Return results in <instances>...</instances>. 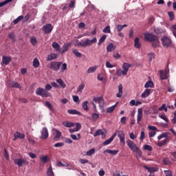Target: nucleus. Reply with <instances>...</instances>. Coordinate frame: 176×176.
Segmentation results:
<instances>
[{"mask_svg": "<svg viewBox=\"0 0 176 176\" xmlns=\"http://www.w3.org/2000/svg\"><path fill=\"white\" fill-rule=\"evenodd\" d=\"M57 83L59 84L60 87H62V89H65L67 87V85H65V82L63 80V79L59 78L56 80Z\"/></svg>", "mask_w": 176, "mask_h": 176, "instance_id": "28", "label": "nucleus"}, {"mask_svg": "<svg viewBox=\"0 0 176 176\" xmlns=\"http://www.w3.org/2000/svg\"><path fill=\"white\" fill-rule=\"evenodd\" d=\"M73 101H74V102H77V104H79V102H80V100H79V96H73Z\"/></svg>", "mask_w": 176, "mask_h": 176, "instance_id": "57", "label": "nucleus"}, {"mask_svg": "<svg viewBox=\"0 0 176 176\" xmlns=\"http://www.w3.org/2000/svg\"><path fill=\"white\" fill-rule=\"evenodd\" d=\"M62 124L63 126H64L65 127H74V122H68V121H64L62 122Z\"/></svg>", "mask_w": 176, "mask_h": 176, "instance_id": "29", "label": "nucleus"}, {"mask_svg": "<svg viewBox=\"0 0 176 176\" xmlns=\"http://www.w3.org/2000/svg\"><path fill=\"white\" fill-rule=\"evenodd\" d=\"M116 49V46L113 43H111L107 47V52H113Z\"/></svg>", "mask_w": 176, "mask_h": 176, "instance_id": "26", "label": "nucleus"}, {"mask_svg": "<svg viewBox=\"0 0 176 176\" xmlns=\"http://www.w3.org/2000/svg\"><path fill=\"white\" fill-rule=\"evenodd\" d=\"M116 75H118V76H122V75H123V70H122V69H118L116 72Z\"/></svg>", "mask_w": 176, "mask_h": 176, "instance_id": "61", "label": "nucleus"}, {"mask_svg": "<svg viewBox=\"0 0 176 176\" xmlns=\"http://www.w3.org/2000/svg\"><path fill=\"white\" fill-rule=\"evenodd\" d=\"M113 139L111 138H110L109 139L107 140L106 141H104L102 143V145L105 146V145H109V144H111V142H112Z\"/></svg>", "mask_w": 176, "mask_h": 176, "instance_id": "55", "label": "nucleus"}, {"mask_svg": "<svg viewBox=\"0 0 176 176\" xmlns=\"http://www.w3.org/2000/svg\"><path fill=\"white\" fill-rule=\"evenodd\" d=\"M97 70V66H94V67H89L87 72V74H93V72H96V71Z\"/></svg>", "mask_w": 176, "mask_h": 176, "instance_id": "38", "label": "nucleus"}, {"mask_svg": "<svg viewBox=\"0 0 176 176\" xmlns=\"http://www.w3.org/2000/svg\"><path fill=\"white\" fill-rule=\"evenodd\" d=\"M113 58H115V60H119V58H120V54H119V53L118 52H114L113 54Z\"/></svg>", "mask_w": 176, "mask_h": 176, "instance_id": "56", "label": "nucleus"}, {"mask_svg": "<svg viewBox=\"0 0 176 176\" xmlns=\"http://www.w3.org/2000/svg\"><path fill=\"white\" fill-rule=\"evenodd\" d=\"M85 89V84H80L78 87V91H80L82 93V90Z\"/></svg>", "mask_w": 176, "mask_h": 176, "instance_id": "63", "label": "nucleus"}, {"mask_svg": "<svg viewBox=\"0 0 176 176\" xmlns=\"http://www.w3.org/2000/svg\"><path fill=\"white\" fill-rule=\"evenodd\" d=\"M33 67H34V68H38V67H39V60H38V58L34 59Z\"/></svg>", "mask_w": 176, "mask_h": 176, "instance_id": "46", "label": "nucleus"}, {"mask_svg": "<svg viewBox=\"0 0 176 176\" xmlns=\"http://www.w3.org/2000/svg\"><path fill=\"white\" fill-rule=\"evenodd\" d=\"M122 94H123V85L120 84L118 85V93L116 94V97L120 98V97H122Z\"/></svg>", "mask_w": 176, "mask_h": 176, "instance_id": "22", "label": "nucleus"}, {"mask_svg": "<svg viewBox=\"0 0 176 176\" xmlns=\"http://www.w3.org/2000/svg\"><path fill=\"white\" fill-rule=\"evenodd\" d=\"M168 142L166 140H161L157 143V146L160 147L164 146L165 144H166Z\"/></svg>", "mask_w": 176, "mask_h": 176, "instance_id": "40", "label": "nucleus"}, {"mask_svg": "<svg viewBox=\"0 0 176 176\" xmlns=\"http://www.w3.org/2000/svg\"><path fill=\"white\" fill-rule=\"evenodd\" d=\"M160 78L161 80H166V79H168V76H167V73H165L163 70L159 71Z\"/></svg>", "mask_w": 176, "mask_h": 176, "instance_id": "17", "label": "nucleus"}, {"mask_svg": "<svg viewBox=\"0 0 176 176\" xmlns=\"http://www.w3.org/2000/svg\"><path fill=\"white\" fill-rule=\"evenodd\" d=\"M41 140H47L49 138V131L47 128L43 127L41 131V136L40 137Z\"/></svg>", "mask_w": 176, "mask_h": 176, "instance_id": "10", "label": "nucleus"}, {"mask_svg": "<svg viewBox=\"0 0 176 176\" xmlns=\"http://www.w3.org/2000/svg\"><path fill=\"white\" fill-rule=\"evenodd\" d=\"M161 42L164 47H171L173 46V41L167 36H164L161 38Z\"/></svg>", "mask_w": 176, "mask_h": 176, "instance_id": "4", "label": "nucleus"}, {"mask_svg": "<svg viewBox=\"0 0 176 176\" xmlns=\"http://www.w3.org/2000/svg\"><path fill=\"white\" fill-rule=\"evenodd\" d=\"M141 119H142V108H139L138 110V123H140V122H141Z\"/></svg>", "mask_w": 176, "mask_h": 176, "instance_id": "24", "label": "nucleus"}, {"mask_svg": "<svg viewBox=\"0 0 176 176\" xmlns=\"http://www.w3.org/2000/svg\"><path fill=\"white\" fill-rule=\"evenodd\" d=\"M168 14L170 18V21H173V20H174V17H175V14H174V12H168Z\"/></svg>", "mask_w": 176, "mask_h": 176, "instance_id": "52", "label": "nucleus"}, {"mask_svg": "<svg viewBox=\"0 0 176 176\" xmlns=\"http://www.w3.org/2000/svg\"><path fill=\"white\" fill-rule=\"evenodd\" d=\"M14 163V164H16L18 167H23V166H28L30 164V162L23 158L15 159Z\"/></svg>", "mask_w": 176, "mask_h": 176, "instance_id": "7", "label": "nucleus"}, {"mask_svg": "<svg viewBox=\"0 0 176 176\" xmlns=\"http://www.w3.org/2000/svg\"><path fill=\"white\" fill-rule=\"evenodd\" d=\"M69 47H71V43H65L63 46V50H60V54H64L65 52L68 51Z\"/></svg>", "mask_w": 176, "mask_h": 176, "instance_id": "14", "label": "nucleus"}, {"mask_svg": "<svg viewBox=\"0 0 176 176\" xmlns=\"http://www.w3.org/2000/svg\"><path fill=\"white\" fill-rule=\"evenodd\" d=\"M42 31H43L44 34H50L53 31V25H52V23L44 25L42 28Z\"/></svg>", "mask_w": 176, "mask_h": 176, "instance_id": "8", "label": "nucleus"}, {"mask_svg": "<svg viewBox=\"0 0 176 176\" xmlns=\"http://www.w3.org/2000/svg\"><path fill=\"white\" fill-rule=\"evenodd\" d=\"M11 87H14L15 89H21V86L19 82L12 81L11 83Z\"/></svg>", "mask_w": 176, "mask_h": 176, "instance_id": "36", "label": "nucleus"}, {"mask_svg": "<svg viewBox=\"0 0 176 176\" xmlns=\"http://www.w3.org/2000/svg\"><path fill=\"white\" fill-rule=\"evenodd\" d=\"M57 58V54L55 53H50L47 57V61H52V60H54Z\"/></svg>", "mask_w": 176, "mask_h": 176, "instance_id": "25", "label": "nucleus"}, {"mask_svg": "<svg viewBox=\"0 0 176 176\" xmlns=\"http://www.w3.org/2000/svg\"><path fill=\"white\" fill-rule=\"evenodd\" d=\"M172 28L175 30L173 31V34L174 35V36L176 38V25H173L172 26Z\"/></svg>", "mask_w": 176, "mask_h": 176, "instance_id": "64", "label": "nucleus"}, {"mask_svg": "<svg viewBox=\"0 0 176 176\" xmlns=\"http://www.w3.org/2000/svg\"><path fill=\"white\" fill-rule=\"evenodd\" d=\"M73 53L74 54H75V56H76V57H82V53L80 52H78V50L75 49V50H73Z\"/></svg>", "mask_w": 176, "mask_h": 176, "instance_id": "50", "label": "nucleus"}, {"mask_svg": "<svg viewBox=\"0 0 176 176\" xmlns=\"http://www.w3.org/2000/svg\"><path fill=\"white\" fill-rule=\"evenodd\" d=\"M125 27H127V25L124 24L123 25H116V28L118 32H120Z\"/></svg>", "mask_w": 176, "mask_h": 176, "instance_id": "42", "label": "nucleus"}, {"mask_svg": "<svg viewBox=\"0 0 176 176\" xmlns=\"http://www.w3.org/2000/svg\"><path fill=\"white\" fill-rule=\"evenodd\" d=\"M14 141H16V139L20 138V140H24L25 138V135L24 133H20L19 132H16L14 133Z\"/></svg>", "mask_w": 176, "mask_h": 176, "instance_id": "18", "label": "nucleus"}, {"mask_svg": "<svg viewBox=\"0 0 176 176\" xmlns=\"http://www.w3.org/2000/svg\"><path fill=\"white\" fill-rule=\"evenodd\" d=\"M10 61H12V57L5 56H2V63L4 64V65H8Z\"/></svg>", "mask_w": 176, "mask_h": 176, "instance_id": "16", "label": "nucleus"}, {"mask_svg": "<svg viewBox=\"0 0 176 176\" xmlns=\"http://www.w3.org/2000/svg\"><path fill=\"white\" fill-rule=\"evenodd\" d=\"M103 153H110V155H118L119 153V150L106 149L103 151Z\"/></svg>", "mask_w": 176, "mask_h": 176, "instance_id": "21", "label": "nucleus"}, {"mask_svg": "<svg viewBox=\"0 0 176 176\" xmlns=\"http://www.w3.org/2000/svg\"><path fill=\"white\" fill-rule=\"evenodd\" d=\"M105 39H107V36L105 34L102 35L98 41V45L101 46L104 42H105Z\"/></svg>", "mask_w": 176, "mask_h": 176, "instance_id": "32", "label": "nucleus"}, {"mask_svg": "<svg viewBox=\"0 0 176 176\" xmlns=\"http://www.w3.org/2000/svg\"><path fill=\"white\" fill-rule=\"evenodd\" d=\"M170 133L168 132L162 133L157 137V140H162L163 138H165L164 140H167V141L168 142L170 140V137L168 135H170Z\"/></svg>", "mask_w": 176, "mask_h": 176, "instance_id": "13", "label": "nucleus"}, {"mask_svg": "<svg viewBox=\"0 0 176 176\" xmlns=\"http://www.w3.org/2000/svg\"><path fill=\"white\" fill-rule=\"evenodd\" d=\"M62 64L63 62L52 61L50 65V68L52 71H55L57 72V71H60V68H61Z\"/></svg>", "mask_w": 176, "mask_h": 176, "instance_id": "5", "label": "nucleus"}, {"mask_svg": "<svg viewBox=\"0 0 176 176\" xmlns=\"http://www.w3.org/2000/svg\"><path fill=\"white\" fill-rule=\"evenodd\" d=\"M45 107H47V108L51 110L52 112H54V108L53 107V105H52V103H50V102L46 101Z\"/></svg>", "mask_w": 176, "mask_h": 176, "instance_id": "35", "label": "nucleus"}, {"mask_svg": "<svg viewBox=\"0 0 176 176\" xmlns=\"http://www.w3.org/2000/svg\"><path fill=\"white\" fill-rule=\"evenodd\" d=\"M153 31L155 32V34H164L166 32V30H162L160 28H154Z\"/></svg>", "mask_w": 176, "mask_h": 176, "instance_id": "33", "label": "nucleus"}, {"mask_svg": "<svg viewBox=\"0 0 176 176\" xmlns=\"http://www.w3.org/2000/svg\"><path fill=\"white\" fill-rule=\"evenodd\" d=\"M64 145V142H58L54 144L55 148H61Z\"/></svg>", "mask_w": 176, "mask_h": 176, "instance_id": "59", "label": "nucleus"}, {"mask_svg": "<svg viewBox=\"0 0 176 176\" xmlns=\"http://www.w3.org/2000/svg\"><path fill=\"white\" fill-rule=\"evenodd\" d=\"M148 61H152V60H153V58H155V53L153 52H151L148 54Z\"/></svg>", "mask_w": 176, "mask_h": 176, "instance_id": "49", "label": "nucleus"}, {"mask_svg": "<svg viewBox=\"0 0 176 176\" xmlns=\"http://www.w3.org/2000/svg\"><path fill=\"white\" fill-rule=\"evenodd\" d=\"M30 43H32V45L33 46H35V45H36V43H38V41L36 40V38H35V37L31 38Z\"/></svg>", "mask_w": 176, "mask_h": 176, "instance_id": "51", "label": "nucleus"}, {"mask_svg": "<svg viewBox=\"0 0 176 176\" xmlns=\"http://www.w3.org/2000/svg\"><path fill=\"white\" fill-rule=\"evenodd\" d=\"M94 152H96V148H91L87 152L86 155L87 156H91Z\"/></svg>", "mask_w": 176, "mask_h": 176, "instance_id": "53", "label": "nucleus"}, {"mask_svg": "<svg viewBox=\"0 0 176 176\" xmlns=\"http://www.w3.org/2000/svg\"><path fill=\"white\" fill-rule=\"evenodd\" d=\"M163 164H165V166H170L171 161H170L168 157H166L163 160Z\"/></svg>", "mask_w": 176, "mask_h": 176, "instance_id": "48", "label": "nucleus"}, {"mask_svg": "<svg viewBox=\"0 0 176 176\" xmlns=\"http://www.w3.org/2000/svg\"><path fill=\"white\" fill-rule=\"evenodd\" d=\"M88 104H89L88 101H85L82 103V108H83L84 111H86L87 112H88V111H89V107L87 106Z\"/></svg>", "mask_w": 176, "mask_h": 176, "instance_id": "43", "label": "nucleus"}, {"mask_svg": "<svg viewBox=\"0 0 176 176\" xmlns=\"http://www.w3.org/2000/svg\"><path fill=\"white\" fill-rule=\"evenodd\" d=\"M93 101L95 102H98L99 104V107L104 108V105H105V100H104V98L101 97H95L93 99Z\"/></svg>", "mask_w": 176, "mask_h": 176, "instance_id": "9", "label": "nucleus"}, {"mask_svg": "<svg viewBox=\"0 0 176 176\" xmlns=\"http://www.w3.org/2000/svg\"><path fill=\"white\" fill-rule=\"evenodd\" d=\"M153 82H152V80H148L146 82V84L144 85V87L145 89H148L149 87H153Z\"/></svg>", "mask_w": 176, "mask_h": 176, "instance_id": "37", "label": "nucleus"}, {"mask_svg": "<svg viewBox=\"0 0 176 176\" xmlns=\"http://www.w3.org/2000/svg\"><path fill=\"white\" fill-rule=\"evenodd\" d=\"M93 43H97V37H94L91 40L87 38L85 41H78L75 44V46H81V47H86V46H91Z\"/></svg>", "mask_w": 176, "mask_h": 176, "instance_id": "3", "label": "nucleus"}, {"mask_svg": "<svg viewBox=\"0 0 176 176\" xmlns=\"http://www.w3.org/2000/svg\"><path fill=\"white\" fill-rule=\"evenodd\" d=\"M143 149H144V151H148L149 152H152V151H153L152 146H150L148 144L144 145Z\"/></svg>", "mask_w": 176, "mask_h": 176, "instance_id": "44", "label": "nucleus"}, {"mask_svg": "<svg viewBox=\"0 0 176 176\" xmlns=\"http://www.w3.org/2000/svg\"><path fill=\"white\" fill-rule=\"evenodd\" d=\"M76 131H79V130H80V129H82V124H80V123L78 122L76 124Z\"/></svg>", "mask_w": 176, "mask_h": 176, "instance_id": "60", "label": "nucleus"}, {"mask_svg": "<svg viewBox=\"0 0 176 176\" xmlns=\"http://www.w3.org/2000/svg\"><path fill=\"white\" fill-rule=\"evenodd\" d=\"M64 71H67V63H63L60 69L61 72H64Z\"/></svg>", "mask_w": 176, "mask_h": 176, "instance_id": "62", "label": "nucleus"}, {"mask_svg": "<svg viewBox=\"0 0 176 176\" xmlns=\"http://www.w3.org/2000/svg\"><path fill=\"white\" fill-rule=\"evenodd\" d=\"M144 168L148 171V173H153L155 171V168L148 167L146 166H144Z\"/></svg>", "mask_w": 176, "mask_h": 176, "instance_id": "54", "label": "nucleus"}, {"mask_svg": "<svg viewBox=\"0 0 176 176\" xmlns=\"http://www.w3.org/2000/svg\"><path fill=\"white\" fill-rule=\"evenodd\" d=\"M151 94V89H146L144 91L142 94V98H146Z\"/></svg>", "mask_w": 176, "mask_h": 176, "instance_id": "27", "label": "nucleus"}, {"mask_svg": "<svg viewBox=\"0 0 176 176\" xmlns=\"http://www.w3.org/2000/svg\"><path fill=\"white\" fill-rule=\"evenodd\" d=\"M60 137H61V132L56 129V135L54 137V140L55 141H58V140H60Z\"/></svg>", "mask_w": 176, "mask_h": 176, "instance_id": "34", "label": "nucleus"}, {"mask_svg": "<svg viewBox=\"0 0 176 176\" xmlns=\"http://www.w3.org/2000/svg\"><path fill=\"white\" fill-rule=\"evenodd\" d=\"M118 137L120 138V142L124 145V144H126L124 141V132H123V131H118Z\"/></svg>", "mask_w": 176, "mask_h": 176, "instance_id": "12", "label": "nucleus"}, {"mask_svg": "<svg viewBox=\"0 0 176 176\" xmlns=\"http://www.w3.org/2000/svg\"><path fill=\"white\" fill-rule=\"evenodd\" d=\"M36 94L37 96H41V97H50V94H49V92H47L46 90H45V89L41 88V87H38L36 89Z\"/></svg>", "mask_w": 176, "mask_h": 176, "instance_id": "6", "label": "nucleus"}, {"mask_svg": "<svg viewBox=\"0 0 176 176\" xmlns=\"http://www.w3.org/2000/svg\"><path fill=\"white\" fill-rule=\"evenodd\" d=\"M52 47L54 49H55V50L56 52H58L59 53H60V52H61V47H60V45L58 43L53 42L52 43Z\"/></svg>", "mask_w": 176, "mask_h": 176, "instance_id": "23", "label": "nucleus"}, {"mask_svg": "<svg viewBox=\"0 0 176 176\" xmlns=\"http://www.w3.org/2000/svg\"><path fill=\"white\" fill-rule=\"evenodd\" d=\"M40 160L41 163H43L44 164L47 163V160H49V156L47 155H41Z\"/></svg>", "mask_w": 176, "mask_h": 176, "instance_id": "30", "label": "nucleus"}, {"mask_svg": "<svg viewBox=\"0 0 176 176\" xmlns=\"http://www.w3.org/2000/svg\"><path fill=\"white\" fill-rule=\"evenodd\" d=\"M67 113H69V115H77L78 116H83L82 113L76 109H69L67 110Z\"/></svg>", "mask_w": 176, "mask_h": 176, "instance_id": "15", "label": "nucleus"}, {"mask_svg": "<svg viewBox=\"0 0 176 176\" xmlns=\"http://www.w3.org/2000/svg\"><path fill=\"white\" fill-rule=\"evenodd\" d=\"M47 176H53L54 175V173L53 172V168H52V166H50L47 170Z\"/></svg>", "mask_w": 176, "mask_h": 176, "instance_id": "39", "label": "nucleus"}, {"mask_svg": "<svg viewBox=\"0 0 176 176\" xmlns=\"http://www.w3.org/2000/svg\"><path fill=\"white\" fill-rule=\"evenodd\" d=\"M134 47H136V49H140V47H141V43H140V38L136 37L135 38Z\"/></svg>", "mask_w": 176, "mask_h": 176, "instance_id": "31", "label": "nucleus"}, {"mask_svg": "<svg viewBox=\"0 0 176 176\" xmlns=\"http://www.w3.org/2000/svg\"><path fill=\"white\" fill-rule=\"evenodd\" d=\"M4 157L6 159V160H9V153L6 148L4 149Z\"/></svg>", "mask_w": 176, "mask_h": 176, "instance_id": "58", "label": "nucleus"}, {"mask_svg": "<svg viewBox=\"0 0 176 176\" xmlns=\"http://www.w3.org/2000/svg\"><path fill=\"white\" fill-rule=\"evenodd\" d=\"M91 118L94 122H97L100 118V115L97 113H94L91 116Z\"/></svg>", "mask_w": 176, "mask_h": 176, "instance_id": "41", "label": "nucleus"}, {"mask_svg": "<svg viewBox=\"0 0 176 176\" xmlns=\"http://www.w3.org/2000/svg\"><path fill=\"white\" fill-rule=\"evenodd\" d=\"M118 104H119V102H117L114 105L107 108L106 110L107 113H112L116 109V107H118Z\"/></svg>", "mask_w": 176, "mask_h": 176, "instance_id": "19", "label": "nucleus"}, {"mask_svg": "<svg viewBox=\"0 0 176 176\" xmlns=\"http://www.w3.org/2000/svg\"><path fill=\"white\" fill-rule=\"evenodd\" d=\"M102 32L104 33V34H111V27L109 25H107L106 26Z\"/></svg>", "mask_w": 176, "mask_h": 176, "instance_id": "45", "label": "nucleus"}, {"mask_svg": "<svg viewBox=\"0 0 176 176\" xmlns=\"http://www.w3.org/2000/svg\"><path fill=\"white\" fill-rule=\"evenodd\" d=\"M24 19V16L23 15H21L18 16L16 19L13 21L14 24H17L19 21H21V20H23Z\"/></svg>", "mask_w": 176, "mask_h": 176, "instance_id": "47", "label": "nucleus"}, {"mask_svg": "<svg viewBox=\"0 0 176 176\" xmlns=\"http://www.w3.org/2000/svg\"><path fill=\"white\" fill-rule=\"evenodd\" d=\"M131 67V64H129L127 63H124L122 65V69L123 70V76H126L127 75V72H129V68Z\"/></svg>", "mask_w": 176, "mask_h": 176, "instance_id": "11", "label": "nucleus"}, {"mask_svg": "<svg viewBox=\"0 0 176 176\" xmlns=\"http://www.w3.org/2000/svg\"><path fill=\"white\" fill-rule=\"evenodd\" d=\"M159 38V36L152 33L147 32L144 34V41H146V42H151L152 47H154L155 49L160 46Z\"/></svg>", "mask_w": 176, "mask_h": 176, "instance_id": "1", "label": "nucleus"}, {"mask_svg": "<svg viewBox=\"0 0 176 176\" xmlns=\"http://www.w3.org/2000/svg\"><path fill=\"white\" fill-rule=\"evenodd\" d=\"M126 145L129 146V149L132 151L133 152H135L139 156V157H141L142 156V151L140 149L138 146H137V144L134 143L132 140H127L126 141Z\"/></svg>", "mask_w": 176, "mask_h": 176, "instance_id": "2", "label": "nucleus"}, {"mask_svg": "<svg viewBox=\"0 0 176 176\" xmlns=\"http://www.w3.org/2000/svg\"><path fill=\"white\" fill-rule=\"evenodd\" d=\"M98 135H102V138H104L105 137V133L102 129L97 130L94 134V137H98Z\"/></svg>", "mask_w": 176, "mask_h": 176, "instance_id": "20", "label": "nucleus"}]
</instances>
